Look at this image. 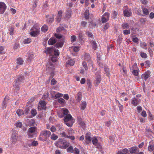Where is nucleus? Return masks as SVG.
I'll return each instance as SVG.
<instances>
[{"label":"nucleus","mask_w":154,"mask_h":154,"mask_svg":"<svg viewBox=\"0 0 154 154\" xmlns=\"http://www.w3.org/2000/svg\"><path fill=\"white\" fill-rule=\"evenodd\" d=\"M54 48L53 47L47 48L44 52L46 54H50L52 61L53 62H56L57 57L59 55L60 53L58 50H54Z\"/></svg>","instance_id":"f257e3e1"},{"label":"nucleus","mask_w":154,"mask_h":154,"mask_svg":"<svg viewBox=\"0 0 154 154\" xmlns=\"http://www.w3.org/2000/svg\"><path fill=\"white\" fill-rule=\"evenodd\" d=\"M55 144L57 147L65 149L69 146V143L62 139H60L55 142Z\"/></svg>","instance_id":"f03ea898"},{"label":"nucleus","mask_w":154,"mask_h":154,"mask_svg":"<svg viewBox=\"0 0 154 154\" xmlns=\"http://www.w3.org/2000/svg\"><path fill=\"white\" fill-rule=\"evenodd\" d=\"M51 135V133L50 131L47 130L42 131L39 135L38 139L43 141H46Z\"/></svg>","instance_id":"7ed1b4c3"},{"label":"nucleus","mask_w":154,"mask_h":154,"mask_svg":"<svg viewBox=\"0 0 154 154\" xmlns=\"http://www.w3.org/2000/svg\"><path fill=\"white\" fill-rule=\"evenodd\" d=\"M54 36L56 37V39L57 38L59 40V42L56 43L55 46L57 48L62 47L63 45L64 42V39L63 38H62V35L60 34L55 33Z\"/></svg>","instance_id":"20e7f679"},{"label":"nucleus","mask_w":154,"mask_h":154,"mask_svg":"<svg viewBox=\"0 0 154 154\" xmlns=\"http://www.w3.org/2000/svg\"><path fill=\"white\" fill-rule=\"evenodd\" d=\"M101 72L100 71H97L95 76V84L96 86H97L100 83L101 80Z\"/></svg>","instance_id":"39448f33"},{"label":"nucleus","mask_w":154,"mask_h":154,"mask_svg":"<svg viewBox=\"0 0 154 154\" xmlns=\"http://www.w3.org/2000/svg\"><path fill=\"white\" fill-rule=\"evenodd\" d=\"M36 130V128L35 127H32L30 128L28 130L27 134L28 137L30 138H32L35 135L34 133Z\"/></svg>","instance_id":"423d86ee"},{"label":"nucleus","mask_w":154,"mask_h":154,"mask_svg":"<svg viewBox=\"0 0 154 154\" xmlns=\"http://www.w3.org/2000/svg\"><path fill=\"white\" fill-rule=\"evenodd\" d=\"M46 103L44 101H40L38 104V110H46Z\"/></svg>","instance_id":"0eeeda50"},{"label":"nucleus","mask_w":154,"mask_h":154,"mask_svg":"<svg viewBox=\"0 0 154 154\" xmlns=\"http://www.w3.org/2000/svg\"><path fill=\"white\" fill-rule=\"evenodd\" d=\"M139 150L137 146H135L129 148V151L131 154H137Z\"/></svg>","instance_id":"6e6552de"},{"label":"nucleus","mask_w":154,"mask_h":154,"mask_svg":"<svg viewBox=\"0 0 154 154\" xmlns=\"http://www.w3.org/2000/svg\"><path fill=\"white\" fill-rule=\"evenodd\" d=\"M19 77H18L14 85V93L18 94L19 91Z\"/></svg>","instance_id":"1a4fd4ad"},{"label":"nucleus","mask_w":154,"mask_h":154,"mask_svg":"<svg viewBox=\"0 0 154 154\" xmlns=\"http://www.w3.org/2000/svg\"><path fill=\"white\" fill-rule=\"evenodd\" d=\"M92 141L93 144L96 146L97 148L100 149L101 148V146L100 143L98 142V140L96 137H94L92 139Z\"/></svg>","instance_id":"9d476101"},{"label":"nucleus","mask_w":154,"mask_h":154,"mask_svg":"<svg viewBox=\"0 0 154 154\" xmlns=\"http://www.w3.org/2000/svg\"><path fill=\"white\" fill-rule=\"evenodd\" d=\"M7 8L5 4L2 2H0V14H3Z\"/></svg>","instance_id":"9b49d317"},{"label":"nucleus","mask_w":154,"mask_h":154,"mask_svg":"<svg viewBox=\"0 0 154 154\" xmlns=\"http://www.w3.org/2000/svg\"><path fill=\"white\" fill-rule=\"evenodd\" d=\"M123 13L124 16L128 17H130L132 14L131 10L128 9L123 10Z\"/></svg>","instance_id":"f8f14e48"},{"label":"nucleus","mask_w":154,"mask_h":154,"mask_svg":"<svg viewBox=\"0 0 154 154\" xmlns=\"http://www.w3.org/2000/svg\"><path fill=\"white\" fill-rule=\"evenodd\" d=\"M31 30L32 31L29 33L32 36H36L39 33V30L38 29H35V30H34L32 28H31Z\"/></svg>","instance_id":"ddd939ff"},{"label":"nucleus","mask_w":154,"mask_h":154,"mask_svg":"<svg viewBox=\"0 0 154 154\" xmlns=\"http://www.w3.org/2000/svg\"><path fill=\"white\" fill-rule=\"evenodd\" d=\"M150 73L149 71H147L142 75V78L146 81L148 78L150 76Z\"/></svg>","instance_id":"4468645a"},{"label":"nucleus","mask_w":154,"mask_h":154,"mask_svg":"<svg viewBox=\"0 0 154 154\" xmlns=\"http://www.w3.org/2000/svg\"><path fill=\"white\" fill-rule=\"evenodd\" d=\"M57 42V39L54 37L51 38L48 41V43L49 45H53Z\"/></svg>","instance_id":"2eb2a0df"},{"label":"nucleus","mask_w":154,"mask_h":154,"mask_svg":"<svg viewBox=\"0 0 154 154\" xmlns=\"http://www.w3.org/2000/svg\"><path fill=\"white\" fill-rule=\"evenodd\" d=\"M131 101V103L135 106H137L139 103L138 100L135 97L132 98Z\"/></svg>","instance_id":"dca6fc26"},{"label":"nucleus","mask_w":154,"mask_h":154,"mask_svg":"<svg viewBox=\"0 0 154 154\" xmlns=\"http://www.w3.org/2000/svg\"><path fill=\"white\" fill-rule=\"evenodd\" d=\"M82 58L86 61H89L91 59V57L88 54L84 53L82 55Z\"/></svg>","instance_id":"f3484780"},{"label":"nucleus","mask_w":154,"mask_h":154,"mask_svg":"<svg viewBox=\"0 0 154 154\" xmlns=\"http://www.w3.org/2000/svg\"><path fill=\"white\" fill-rule=\"evenodd\" d=\"M62 12L61 11H60L58 12V14L56 17V20L58 22H59L61 20L62 17Z\"/></svg>","instance_id":"a211bd4d"},{"label":"nucleus","mask_w":154,"mask_h":154,"mask_svg":"<svg viewBox=\"0 0 154 154\" xmlns=\"http://www.w3.org/2000/svg\"><path fill=\"white\" fill-rule=\"evenodd\" d=\"M74 120L73 119H71L69 121L64 122L65 124L68 126L71 127L72 126L74 122Z\"/></svg>","instance_id":"6ab92c4d"},{"label":"nucleus","mask_w":154,"mask_h":154,"mask_svg":"<svg viewBox=\"0 0 154 154\" xmlns=\"http://www.w3.org/2000/svg\"><path fill=\"white\" fill-rule=\"evenodd\" d=\"M11 137L12 139L14 140V141H16L18 138V134L17 132L16 131H14L12 134Z\"/></svg>","instance_id":"aec40b11"},{"label":"nucleus","mask_w":154,"mask_h":154,"mask_svg":"<svg viewBox=\"0 0 154 154\" xmlns=\"http://www.w3.org/2000/svg\"><path fill=\"white\" fill-rule=\"evenodd\" d=\"M27 123V125L29 126H33L34 125L35 122L33 119L27 120L26 121Z\"/></svg>","instance_id":"412c9836"},{"label":"nucleus","mask_w":154,"mask_h":154,"mask_svg":"<svg viewBox=\"0 0 154 154\" xmlns=\"http://www.w3.org/2000/svg\"><path fill=\"white\" fill-rule=\"evenodd\" d=\"M63 120L64 122L69 121L71 119H73L72 116L70 114H68L65 116L63 118Z\"/></svg>","instance_id":"4be33fe9"},{"label":"nucleus","mask_w":154,"mask_h":154,"mask_svg":"<svg viewBox=\"0 0 154 154\" xmlns=\"http://www.w3.org/2000/svg\"><path fill=\"white\" fill-rule=\"evenodd\" d=\"M143 13L144 14L143 16H146L149 14V11L146 8L142 7Z\"/></svg>","instance_id":"5701e85b"},{"label":"nucleus","mask_w":154,"mask_h":154,"mask_svg":"<svg viewBox=\"0 0 154 154\" xmlns=\"http://www.w3.org/2000/svg\"><path fill=\"white\" fill-rule=\"evenodd\" d=\"M34 55L33 52H31L29 53L28 55V57L27 58V61L28 62H30L32 59L34 58Z\"/></svg>","instance_id":"b1692460"},{"label":"nucleus","mask_w":154,"mask_h":154,"mask_svg":"<svg viewBox=\"0 0 154 154\" xmlns=\"http://www.w3.org/2000/svg\"><path fill=\"white\" fill-rule=\"evenodd\" d=\"M148 150L150 152H154V144L149 143L148 147Z\"/></svg>","instance_id":"393cba45"},{"label":"nucleus","mask_w":154,"mask_h":154,"mask_svg":"<svg viewBox=\"0 0 154 154\" xmlns=\"http://www.w3.org/2000/svg\"><path fill=\"white\" fill-rule=\"evenodd\" d=\"M87 103L85 101H82L81 102V103L80 105V109L84 110L86 106Z\"/></svg>","instance_id":"a878e982"},{"label":"nucleus","mask_w":154,"mask_h":154,"mask_svg":"<svg viewBox=\"0 0 154 154\" xmlns=\"http://www.w3.org/2000/svg\"><path fill=\"white\" fill-rule=\"evenodd\" d=\"M65 14L66 17L68 18L70 17L71 16V9L70 8L68 9L66 11Z\"/></svg>","instance_id":"bb28decb"},{"label":"nucleus","mask_w":154,"mask_h":154,"mask_svg":"<svg viewBox=\"0 0 154 154\" xmlns=\"http://www.w3.org/2000/svg\"><path fill=\"white\" fill-rule=\"evenodd\" d=\"M83 35L84 34L81 31H79L78 33L79 35V40L82 41L83 40L84 38H83Z\"/></svg>","instance_id":"cd10ccee"},{"label":"nucleus","mask_w":154,"mask_h":154,"mask_svg":"<svg viewBox=\"0 0 154 154\" xmlns=\"http://www.w3.org/2000/svg\"><path fill=\"white\" fill-rule=\"evenodd\" d=\"M85 138L86 140V143H87L88 144L91 142V137L88 134H86L85 136Z\"/></svg>","instance_id":"c85d7f7f"},{"label":"nucleus","mask_w":154,"mask_h":154,"mask_svg":"<svg viewBox=\"0 0 154 154\" xmlns=\"http://www.w3.org/2000/svg\"><path fill=\"white\" fill-rule=\"evenodd\" d=\"M91 43L92 45L93 48L94 50H96L97 47L96 42L93 40H92L91 41Z\"/></svg>","instance_id":"c756f323"},{"label":"nucleus","mask_w":154,"mask_h":154,"mask_svg":"<svg viewBox=\"0 0 154 154\" xmlns=\"http://www.w3.org/2000/svg\"><path fill=\"white\" fill-rule=\"evenodd\" d=\"M75 61L73 60L70 59L67 60L66 63L67 65H69L70 66H73L74 64Z\"/></svg>","instance_id":"7c9ffc66"},{"label":"nucleus","mask_w":154,"mask_h":154,"mask_svg":"<svg viewBox=\"0 0 154 154\" xmlns=\"http://www.w3.org/2000/svg\"><path fill=\"white\" fill-rule=\"evenodd\" d=\"M122 27L123 29H128L129 28V25L128 23L125 22L122 24Z\"/></svg>","instance_id":"2f4dec72"},{"label":"nucleus","mask_w":154,"mask_h":154,"mask_svg":"<svg viewBox=\"0 0 154 154\" xmlns=\"http://www.w3.org/2000/svg\"><path fill=\"white\" fill-rule=\"evenodd\" d=\"M48 27L46 25H43L41 28V30L44 32H46L48 30Z\"/></svg>","instance_id":"473e14b6"},{"label":"nucleus","mask_w":154,"mask_h":154,"mask_svg":"<svg viewBox=\"0 0 154 154\" xmlns=\"http://www.w3.org/2000/svg\"><path fill=\"white\" fill-rule=\"evenodd\" d=\"M89 11L88 10H85V13H84V15H85V18L86 19H88L89 18Z\"/></svg>","instance_id":"72a5a7b5"},{"label":"nucleus","mask_w":154,"mask_h":154,"mask_svg":"<svg viewBox=\"0 0 154 154\" xmlns=\"http://www.w3.org/2000/svg\"><path fill=\"white\" fill-rule=\"evenodd\" d=\"M96 26V23L95 22L91 21L90 22L89 26L91 28H95Z\"/></svg>","instance_id":"f704fd0d"},{"label":"nucleus","mask_w":154,"mask_h":154,"mask_svg":"<svg viewBox=\"0 0 154 154\" xmlns=\"http://www.w3.org/2000/svg\"><path fill=\"white\" fill-rule=\"evenodd\" d=\"M104 70L107 76L109 78L110 73V72H109V69L105 67L104 68Z\"/></svg>","instance_id":"c9c22d12"},{"label":"nucleus","mask_w":154,"mask_h":154,"mask_svg":"<svg viewBox=\"0 0 154 154\" xmlns=\"http://www.w3.org/2000/svg\"><path fill=\"white\" fill-rule=\"evenodd\" d=\"M82 93L81 92H79L77 94V98L76 100L78 101H80L81 100L82 97Z\"/></svg>","instance_id":"e433bc0d"},{"label":"nucleus","mask_w":154,"mask_h":154,"mask_svg":"<svg viewBox=\"0 0 154 154\" xmlns=\"http://www.w3.org/2000/svg\"><path fill=\"white\" fill-rule=\"evenodd\" d=\"M9 34L11 35H12L14 34V28L13 27H11L9 29Z\"/></svg>","instance_id":"4c0bfd02"},{"label":"nucleus","mask_w":154,"mask_h":154,"mask_svg":"<svg viewBox=\"0 0 154 154\" xmlns=\"http://www.w3.org/2000/svg\"><path fill=\"white\" fill-rule=\"evenodd\" d=\"M51 139L55 140L58 138V136L54 134H53L51 135Z\"/></svg>","instance_id":"58836bf2"},{"label":"nucleus","mask_w":154,"mask_h":154,"mask_svg":"<svg viewBox=\"0 0 154 154\" xmlns=\"http://www.w3.org/2000/svg\"><path fill=\"white\" fill-rule=\"evenodd\" d=\"M86 34L87 35L89 38L94 39V35L91 32L89 31H87L86 32Z\"/></svg>","instance_id":"ea45409f"},{"label":"nucleus","mask_w":154,"mask_h":154,"mask_svg":"<svg viewBox=\"0 0 154 154\" xmlns=\"http://www.w3.org/2000/svg\"><path fill=\"white\" fill-rule=\"evenodd\" d=\"M54 20V17H52L48 18L47 19L46 21L48 23H50L52 22Z\"/></svg>","instance_id":"a19ab883"},{"label":"nucleus","mask_w":154,"mask_h":154,"mask_svg":"<svg viewBox=\"0 0 154 154\" xmlns=\"http://www.w3.org/2000/svg\"><path fill=\"white\" fill-rule=\"evenodd\" d=\"M82 66L85 69L86 71L88 70V67L85 61H84L82 63Z\"/></svg>","instance_id":"79ce46f5"},{"label":"nucleus","mask_w":154,"mask_h":154,"mask_svg":"<svg viewBox=\"0 0 154 154\" xmlns=\"http://www.w3.org/2000/svg\"><path fill=\"white\" fill-rule=\"evenodd\" d=\"M67 151L68 152L72 153L74 152V149H73L72 146H70L67 149Z\"/></svg>","instance_id":"37998d69"},{"label":"nucleus","mask_w":154,"mask_h":154,"mask_svg":"<svg viewBox=\"0 0 154 154\" xmlns=\"http://www.w3.org/2000/svg\"><path fill=\"white\" fill-rule=\"evenodd\" d=\"M63 114L64 115H68L69 113V111L68 110L65 108H63Z\"/></svg>","instance_id":"c03bdc74"},{"label":"nucleus","mask_w":154,"mask_h":154,"mask_svg":"<svg viewBox=\"0 0 154 154\" xmlns=\"http://www.w3.org/2000/svg\"><path fill=\"white\" fill-rule=\"evenodd\" d=\"M122 36L119 35L118 37V38L117 40V42L118 43L120 44L122 42Z\"/></svg>","instance_id":"a18cd8bd"},{"label":"nucleus","mask_w":154,"mask_h":154,"mask_svg":"<svg viewBox=\"0 0 154 154\" xmlns=\"http://www.w3.org/2000/svg\"><path fill=\"white\" fill-rule=\"evenodd\" d=\"M63 96V94L60 93H58L55 95L54 97L55 98H58L62 97Z\"/></svg>","instance_id":"49530a36"},{"label":"nucleus","mask_w":154,"mask_h":154,"mask_svg":"<svg viewBox=\"0 0 154 154\" xmlns=\"http://www.w3.org/2000/svg\"><path fill=\"white\" fill-rule=\"evenodd\" d=\"M31 114L33 116H35L37 114L36 110L35 109H32L31 112Z\"/></svg>","instance_id":"de8ad7c7"},{"label":"nucleus","mask_w":154,"mask_h":154,"mask_svg":"<svg viewBox=\"0 0 154 154\" xmlns=\"http://www.w3.org/2000/svg\"><path fill=\"white\" fill-rule=\"evenodd\" d=\"M76 39V36L74 35H72L71 37V41L73 43L75 41Z\"/></svg>","instance_id":"09e8293b"},{"label":"nucleus","mask_w":154,"mask_h":154,"mask_svg":"<svg viewBox=\"0 0 154 154\" xmlns=\"http://www.w3.org/2000/svg\"><path fill=\"white\" fill-rule=\"evenodd\" d=\"M128 150L125 148L124 149L122 152L121 151V154H127V153H128Z\"/></svg>","instance_id":"8fccbe9b"},{"label":"nucleus","mask_w":154,"mask_h":154,"mask_svg":"<svg viewBox=\"0 0 154 154\" xmlns=\"http://www.w3.org/2000/svg\"><path fill=\"white\" fill-rule=\"evenodd\" d=\"M109 20H108V19H106V18H105V17H104L103 16L101 18V20L102 23H105L107 21H108Z\"/></svg>","instance_id":"3c124183"},{"label":"nucleus","mask_w":154,"mask_h":154,"mask_svg":"<svg viewBox=\"0 0 154 154\" xmlns=\"http://www.w3.org/2000/svg\"><path fill=\"white\" fill-rule=\"evenodd\" d=\"M74 154H79L80 151L79 149L77 148H75L74 149Z\"/></svg>","instance_id":"603ef678"},{"label":"nucleus","mask_w":154,"mask_h":154,"mask_svg":"<svg viewBox=\"0 0 154 154\" xmlns=\"http://www.w3.org/2000/svg\"><path fill=\"white\" fill-rule=\"evenodd\" d=\"M103 16L106 19L109 20V13L106 12L103 14Z\"/></svg>","instance_id":"864d4df0"},{"label":"nucleus","mask_w":154,"mask_h":154,"mask_svg":"<svg viewBox=\"0 0 154 154\" xmlns=\"http://www.w3.org/2000/svg\"><path fill=\"white\" fill-rule=\"evenodd\" d=\"M31 42V39L30 38H27L24 40L23 42L24 44H28Z\"/></svg>","instance_id":"5fc2aeb1"},{"label":"nucleus","mask_w":154,"mask_h":154,"mask_svg":"<svg viewBox=\"0 0 154 154\" xmlns=\"http://www.w3.org/2000/svg\"><path fill=\"white\" fill-rule=\"evenodd\" d=\"M20 128H21L23 131H26V130L27 128L26 126H22L21 122H20Z\"/></svg>","instance_id":"6e6d98bb"},{"label":"nucleus","mask_w":154,"mask_h":154,"mask_svg":"<svg viewBox=\"0 0 154 154\" xmlns=\"http://www.w3.org/2000/svg\"><path fill=\"white\" fill-rule=\"evenodd\" d=\"M9 100V98L8 96H6L4 98V100L3 102L7 104L8 102V101Z\"/></svg>","instance_id":"4d7b16f0"},{"label":"nucleus","mask_w":154,"mask_h":154,"mask_svg":"<svg viewBox=\"0 0 154 154\" xmlns=\"http://www.w3.org/2000/svg\"><path fill=\"white\" fill-rule=\"evenodd\" d=\"M87 24V22L85 21H82L81 22V25L83 27H85Z\"/></svg>","instance_id":"13d9d810"},{"label":"nucleus","mask_w":154,"mask_h":154,"mask_svg":"<svg viewBox=\"0 0 154 154\" xmlns=\"http://www.w3.org/2000/svg\"><path fill=\"white\" fill-rule=\"evenodd\" d=\"M68 134L69 135H71L74 133V131L72 128H70L68 131Z\"/></svg>","instance_id":"bf43d9fd"},{"label":"nucleus","mask_w":154,"mask_h":154,"mask_svg":"<svg viewBox=\"0 0 154 154\" xmlns=\"http://www.w3.org/2000/svg\"><path fill=\"white\" fill-rule=\"evenodd\" d=\"M66 138L70 139L71 140H73L75 139V137L74 136L72 135H67L66 136Z\"/></svg>","instance_id":"052dcab7"},{"label":"nucleus","mask_w":154,"mask_h":154,"mask_svg":"<svg viewBox=\"0 0 154 154\" xmlns=\"http://www.w3.org/2000/svg\"><path fill=\"white\" fill-rule=\"evenodd\" d=\"M38 144V142L36 141H33L31 143V145L32 146H36Z\"/></svg>","instance_id":"680f3d73"},{"label":"nucleus","mask_w":154,"mask_h":154,"mask_svg":"<svg viewBox=\"0 0 154 154\" xmlns=\"http://www.w3.org/2000/svg\"><path fill=\"white\" fill-rule=\"evenodd\" d=\"M140 56L142 58H146L147 57V54L141 52L140 53Z\"/></svg>","instance_id":"e2e57ef3"},{"label":"nucleus","mask_w":154,"mask_h":154,"mask_svg":"<svg viewBox=\"0 0 154 154\" xmlns=\"http://www.w3.org/2000/svg\"><path fill=\"white\" fill-rule=\"evenodd\" d=\"M117 15V14L116 11H113L112 15V18L114 19H115Z\"/></svg>","instance_id":"0e129e2a"},{"label":"nucleus","mask_w":154,"mask_h":154,"mask_svg":"<svg viewBox=\"0 0 154 154\" xmlns=\"http://www.w3.org/2000/svg\"><path fill=\"white\" fill-rule=\"evenodd\" d=\"M130 29L125 30L123 31V33L125 35H128L130 34Z\"/></svg>","instance_id":"69168bd1"},{"label":"nucleus","mask_w":154,"mask_h":154,"mask_svg":"<svg viewBox=\"0 0 154 154\" xmlns=\"http://www.w3.org/2000/svg\"><path fill=\"white\" fill-rule=\"evenodd\" d=\"M140 21L143 24H144L146 22V20L145 18H141L140 19Z\"/></svg>","instance_id":"338daca9"},{"label":"nucleus","mask_w":154,"mask_h":154,"mask_svg":"<svg viewBox=\"0 0 154 154\" xmlns=\"http://www.w3.org/2000/svg\"><path fill=\"white\" fill-rule=\"evenodd\" d=\"M135 11L136 13L138 15H141V11L137 8H135Z\"/></svg>","instance_id":"774afa93"}]
</instances>
